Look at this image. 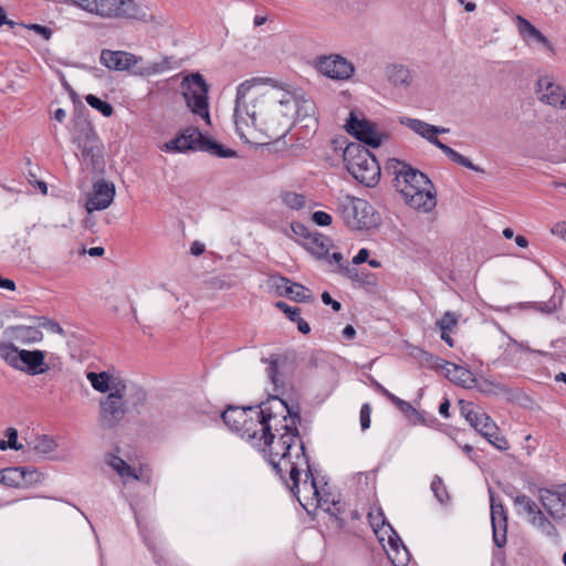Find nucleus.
Here are the masks:
<instances>
[{"label": "nucleus", "instance_id": "nucleus-53", "mask_svg": "<svg viewBox=\"0 0 566 566\" xmlns=\"http://www.w3.org/2000/svg\"><path fill=\"white\" fill-rule=\"evenodd\" d=\"M429 143L437 146L441 151H443L454 163L460 155V153H458L450 146L443 144L438 137H432V139L429 138Z\"/></svg>", "mask_w": 566, "mask_h": 566}, {"label": "nucleus", "instance_id": "nucleus-56", "mask_svg": "<svg viewBox=\"0 0 566 566\" xmlns=\"http://www.w3.org/2000/svg\"><path fill=\"white\" fill-rule=\"evenodd\" d=\"M312 220L315 224L319 227H327L332 223L333 218L329 213L319 210L313 212Z\"/></svg>", "mask_w": 566, "mask_h": 566}, {"label": "nucleus", "instance_id": "nucleus-26", "mask_svg": "<svg viewBox=\"0 0 566 566\" xmlns=\"http://www.w3.org/2000/svg\"><path fill=\"white\" fill-rule=\"evenodd\" d=\"M255 406L239 407L229 405L227 409L221 413V418L224 424L233 432H239L240 427L243 426L245 418L249 413H253L256 417Z\"/></svg>", "mask_w": 566, "mask_h": 566}, {"label": "nucleus", "instance_id": "nucleus-30", "mask_svg": "<svg viewBox=\"0 0 566 566\" xmlns=\"http://www.w3.org/2000/svg\"><path fill=\"white\" fill-rule=\"evenodd\" d=\"M83 161L91 165L94 172H103L105 167L104 145L99 144L81 151Z\"/></svg>", "mask_w": 566, "mask_h": 566}, {"label": "nucleus", "instance_id": "nucleus-2", "mask_svg": "<svg viewBox=\"0 0 566 566\" xmlns=\"http://www.w3.org/2000/svg\"><path fill=\"white\" fill-rule=\"evenodd\" d=\"M258 78L247 80L237 88L234 123L235 130L243 136V126L250 124L256 129L264 132L269 137L279 139L286 135V128H279L275 125L276 118L271 114V107L276 104V97L261 95L254 98L251 104L247 101L249 91L254 86ZM285 120L283 126H286Z\"/></svg>", "mask_w": 566, "mask_h": 566}, {"label": "nucleus", "instance_id": "nucleus-14", "mask_svg": "<svg viewBox=\"0 0 566 566\" xmlns=\"http://www.w3.org/2000/svg\"><path fill=\"white\" fill-rule=\"evenodd\" d=\"M261 361L269 365L266 375L273 385V390L281 395L289 391L292 386L285 373L286 359H282L280 355L273 354L269 358H261Z\"/></svg>", "mask_w": 566, "mask_h": 566}, {"label": "nucleus", "instance_id": "nucleus-55", "mask_svg": "<svg viewBox=\"0 0 566 566\" xmlns=\"http://www.w3.org/2000/svg\"><path fill=\"white\" fill-rule=\"evenodd\" d=\"M562 305V295L554 294L547 303H541L539 310L544 313L551 314Z\"/></svg>", "mask_w": 566, "mask_h": 566}, {"label": "nucleus", "instance_id": "nucleus-21", "mask_svg": "<svg viewBox=\"0 0 566 566\" xmlns=\"http://www.w3.org/2000/svg\"><path fill=\"white\" fill-rule=\"evenodd\" d=\"M114 17L135 19L143 22H150L154 20L150 10L145 6L138 4L134 0H119L118 6H116Z\"/></svg>", "mask_w": 566, "mask_h": 566}, {"label": "nucleus", "instance_id": "nucleus-27", "mask_svg": "<svg viewBox=\"0 0 566 566\" xmlns=\"http://www.w3.org/2000/svg\"><path fill=\"white\" fill-rule=\"evenodd\" d=\"M301 243L317 259H327L329 248L333 247L332 240L319 232H312L307 241Z\"/></svg>", "mask_w": 566, "mask_h": 566}, {"label": "nucleus", "instance_id": "nucleus-6", "mask_svg": "<svg viewBox=\"0 0 566 566\" xmlns=\"http://www.w3.org/2000/svg\"><path fill=\"white\" fill-rule=\"evenodd\" d=\"M315 108L316 106L311 99H297L292 95V93L284 92L282 98H276V104L271 107V114H275V125L279 128L283 129V125L285 120H287L285 126L287 133L291 127V118L293 114H295L296 119L300 122L307 120L316 124Z\"/></svg>", "mask_w": 566, "mask_h": 566}, {"label": "nucleus", "instance_id": "nucleus-13", "mask_svg": "<svg viewBox=\"0 0 566 566\" xmlns=\"http://www.w3.org/2000/svg\"><path fill=\"white\" fill-rule=\"evenodd\" d=\"M317 70L333 80H348L354 73L353 64L338 54L319 56Z\"/></svg>", "mask_w": 566, "mask_h": 566}, {"label": "nucleus", "instance_id": "nucleus-9", "mask_svg": "<svg viewBox=\"0 0 566 566\" xmlns=\"http://www.w3.org/2000/svg\"><path fill=\"white\" fill-rule=\"evenodd\" d=\"M279 395L280 394L271 395L266 401L255 406L258 407L256 417L263 419V421L272 427V432L282 431V424L290 423L292 416L295 415L296 411H300L298 408L293 410Z\"/></svg>", "mask_w": 566, "mask_h": 566}, {"label": "nucleus", "instance_id": "nucleus-47", "mask_svg": "<svg viewBox=\"0 0 566 566\" xmlns=\"http://www.w3.org/2000/svg\"><path fill=\"white\" fill-rule=\"evenodd\" d=\"M513 501L515 505L523 506L528 517H533L537 512H539L537 504L524 494L516 495Z\"/></svg>", "mask_w": 566, "mask_h": 566}, {"label": "nucleus", "instance_id": "nucleus-24", "mask_svg": "<svg viewBox=\"0 0 566 566\" xmlns=\"http://www.w3.org/2000/svg\"><path fill=\"white\" fill-rule=\"evenodd\" d=\"M119 0H66L81 9L104 18H112Z\"/></svg>", "mask_w": 566, "mask_h": 566}, {"label": "nucleus", "instance_id": "nucleus-61", "mask_svg": "<svg viewBox=\"0 0 566 566\" xmlns=\"http://www.w3.org/2000/svg\"><path fill=\"white\" fill-rule=\"evenodd\" d=\"M488 441L494 446L497 450H507L509 449V442L507 440L499 433V431L493 436V438H489Z\"/></svg>", "mask_w": 566, "mask_h": 566}, {"label": "nucleus", "instance_id": "nucleus-44", "mask_svg": "<svg viewBox=\"0 0 566 566\" xmlns=\"http://www.w3.org/2000/svg\"><path fill=\"white\" fill-rule=\"evenodd\" d=\"M431 490L436 496V499L441 503L444 504L450 500L449 493L447 491V488L442 481V479L439 475H434L432 482H431Z\"/></svg>", "mask_w": 566, "mask_h": 566}, {"label": "nucleus", "instance_id": "nucleus-39", "mask_svg": "<svg viewBox=\"0 0 566 566\" xmlns=\"http://www.w3.org/2000/svg\"><path fill=\"white\" fill-rule=\"evenodd\" d=\"M86 377L90 380L92 387L96 391L104 394L109 390L112 377L109 376L108 373H106V371H102V373L90 371V373H87Z\"/></svg>", "mask_w": 566, "mask_h": 566}, {"label": "nucleus", "instance_id": "nucleus-18", "mask_svg": "<svg viewBox=\"0 0 566 566\" xmlns=\"http://www.w3.org/2000/svg\"><path fill=\"white\" fill-rule=\"evenodd\" d=\"M491 502V523L493 531V542L496 547L502 548L506 544L507 515L504 505L496 502L494 492L490 489Z\"/></svg>", "mask_w": 566, "mask_h": 566}, {"label": "nucleus", "instance_id": "nucleus-60", "mask_svg": "<svg viewBox=\"0 0 566 566\" xmlns=\"http://www.w3.org/2000/svg\"><path fill=\"white\" fill-rule=\"evenodd\" d=\"M25 28L40 34L46 41H49L53 34V31L50 28L38 23L25 25Z\"/></svg>", "mask_w": 566, "mask_h": 566}, {"label": "nucleus", "instance_id": "nucleus-57", "mask_svg": "<svg viewBox=\"0 0 566 566\" xmlns=\"http://www.w3.org/2000/svg\"><path fill=\"white\" fill-rule=\"evenodd\" d=\"M7 444L10 449L21 450L23 446L18 442V431L14 428H8L6 431Z\"/></svg>", "mask_w": 566, "mask_h": 566}, {"label": "nucleus", "instance_id": "nucleus-54", "mask_svg": "<svg viewBox=\"0 0 566 566\" xmlns=\"http://www.w3.org/2000/svg\"><path fill=\"white\" fill-rule=\"evenodd\" d=\"M391 403H394L402 413H405L408 418L410 413H416V408L411 406L408 401L400 399L399 397L392 395L389 399Z\"/></svg>", "mask_w": 566, "mask_h": 566}, {"label": "nucleus", "instance_id": "nucleus-63", "mask_svg": "<svg viewBox=\"0 0 566 566\" xmlns=\"http://www.w3.org/2000/svg\"><path fill=\"white\" fill-rule=\"evenodd\" d=\"M455 163L458 165H461V166H463L468 169L474 170L476 172H481V174L485 172V170L482 167L474 165L469 158H467L465 156H463L461 154L457 158Z\"/></svg>", "mask_w": 566, "mask_h": 566}, {"label": "nucleus", "instance_id": "nucleus-35", "mask_svg": "<svg viewBox=\"0 0 566 566\" xmlns=\"http://www.w3.org/2000/svg\"><path fill=\"white\" fill-rule=\"evenodd\" d=\"M459 405L461 416H463L470 426L476 430L482 423V417L480 416L484 415V411L480 408H475L474 403L471 401L460 400Z\"/></svg>", "mask_w": 566, "mask_h": 566}, {"label": "nucleus", "instance_id": "nucleus-4", "mask_svg": "<svg viewBox=\"0 0 566 566\" xmlns=\"http://www.w3.org/2000/svg\"><path fill=\"white\" fill-rule=\"evenodd\" d=\"M348 172L366 187L378 184L381 169L376 157L361 144L349 143L343 153Z\"/></svg>", "mask_w": 566, "mask_h": 566}, {"label": "nucleus", "instance_id": "nucleus-19", "mask_svg": "<svg viewBox=\"0 0 566 566\" xmlns=\"http://www.w3.org/2000/svg\"><path fill=\"white\" fill-rule=\"evenodd\" d=\"M138 57L126 51H112L103 49L99 55L102 65L112 71H128L138 63Z\"/></svg>", "mask_w": 566, "mask_h": 566}, {"label": "nucleus", "instance_id": "nucleus-28", "mask_svg": "<svg viewBox=\"0 0 566 566\" xmlns=\"http://www.w3.org/2000/svg\"><path fill=\"white\" fill-rule=\"evenodd\" d=\"M401 124L406 125L411 130L426 138L428 142L429 138L432 139V137H437L438 134H444L449 132L448 128L430 125L416 118H405L401 120Z\"/></svg>", "mask_w": 566, "mask_h": 566}, {"label": "nucleus", "instance_id": "nucleus-22", "mask_svg": "<svg viewBox=\"0 0 566 566\" xmlns=\"http://www.w3.org/2000/svg\"><path fill=\"white\" fill-rule=\"evenodd\" d=\"M74 143L81 151L88 147L103 144L92 123L86 118L75 122Z\"/></svg>", "mask_w": 566, "mask_h": 566}, {"label": "nucleus", "instance_id": "nucleus-1", "mask_svg": "<svg viewBox=\"0 0 566 566\" xmlns=\"http://www.w3.org/2000/svg\"><path fill=\"white\" fill-rule=\"evenodd\" d=\"M301 412L296 411L292 416L290 423L282 424V431H273V438L269 444L264 443L265 439H259L255 448L263 453L275 473L290 489L300 504L305 507V504L300 499V480L304 468L306 469V479L303 482V489L311 492L315 499H317L319 492L316 480L311 471L304 442L300 436L298 424H301Z\"/></svg>", "mask_w": 566, "mask_h": 566}, {"label": "nucleus", "instance_id": "nucleus-42", "mask_svg": "<svg viewBox=\"0 0 566 566\" xmlns=\"http://www.w3.org/2000/svg\"><path fill=\"white\" fill-rule=\"evenodd\" d=\"M419 363L430 369L439 370L442 359L429 352L423 349H418V354L416 356Z\"/></svg>", "mask_w": 566, "mask_h": 566}, {"label": "nucleus", "instance_id": "nucleus-15", "mask_svg": "<svg viewBox=\"0 0 566 566\" xmlns=\"http://www.w3.org/2000/svg\"><path fill=\"white\" fill-rule=\"evenodd\" d=\"M115 197V186L113 182L99 179L93 184L92 192L87 197L85 209L88 213L104 210L111 206Z\"/></svg>", "mask_w": 566, "mask_h": 566}, {"label": "nucleus", "instance_id": "nucleus-37", "mask_svg": "<svg viewBox=\"0 0 566 566\" xmlns=\"http://www.w3.org/2000/svg\"><path fill=\"white\" fill-rule=\"evenodd\" d=\"M343 275L364 285H375L377 277L370 272H359L358 269L352 266H343Z\"/></svg>", "mask_w": 566, "mask_h": 566}, {"label": "nucleus", "instance_id": "nucleus-64", "mask_svg": "<svg viewBox=\"0 0 566 566\" xmlns=\"http://www.w3.org/2000/svg\"><path fill=\"white\" fill-rule=\"evenodd\" d=\"M552 233L560 239H563L564 241H566V222L565 221H560V222H557L553 228H552Z\"/></svg>", "mask_w": 566, "mask_h": 566}, {"label": "nucleus", "instance_id": "nucleus-49", "mask_svg": "<svg viewBox=\"0 0 566 566\" xmlns=\"http://www.w3.org/2000/svg\"><path fill=\"white\" fill-rule=\"evenodd\" d=\"M38 327H44L51 331L52 333L60 334L62 336L65 335V331L63 327L55 321H52L45 316L38 317Z\"/></svg>", "mask_w": 566, "mask_h": 566}, {"label": "nucleus", "instance_id": "nucleus-11", "mask_svg": "<svg viewBox=\"0 0 566 566\" xmlns=\"http://www.w3.org/2000/svg\"><path fill=\"white\" fill-rule=\"evenodd\" d=\"M538 101L553 107L566 108V92L553 77L541 76L535 86Z\"/></svg>", "mask_w": 566, "mask_h": 566}, {"label": "nucleus", "instance_id": "nucleus-45", "mask_svg": "<svg viewBox=\"0 0 566 566\" xmlns=\"http://www.w3.org/2000/svg\"><path fill=\"white\" fill-rule=\"evenodd\" d=\"M459 322V316L451 311L446 312L440 319L437 321L436 325L441 332H451Z\"/></svg>", "mask_w": 566, "mask_h": 566}, {"label": "nucleus", "instance_id": "nucleus-17", "mask_svg": "<svg viewBox=\"0 0 566 566\" xmlns=\"http://www.w3.org/2000/svg\"><path fill=\"white\" fill-rule=\"evenodd\" d=\"M238 434L251 441L253 447H256L259 439H265L264 443L269 444L273 438L272 427L253 413L248 415Z\"/></svg>", "mask_w": 566, "mask_h": 566}, {"label": "nucleus", "instance_id": "nucleus-10", "mask_svg": "<svg viewBox=\"0 0 566 566\" xmlns=\"http://www.w3.org/2000/svg\"><path fill=\"white\" fill-rule=\"evenodd\" d=\"M345 129L365 147L378 148L389 137L388 134L378 130L376 123L359 118L355 112L349 113Z\"/></svg>", "mask_w": 566, "mask_h": 566}, {"label": "nucleus", "instance_id": "nucleus-7", "mask_svg": "<svg viewBox=\"0 0 566 566\" xmlns=\"http://www.w3.org/2000/svg\"><path fill=\"white\" fill-rule=\"evenodd\" d=\"M340 216L346 226L353 230L377 228L380 221L375 208L365 199L346 197L339 203Z\"/></svg>", "mask_w": 566, "mask_h": 566}, {"label": "nucleus", "instance_id": "nucleus-32", "mask_svg": "<svg viewBox=\"0 0 566 566\" xmlns=\"http://www.w3.org/2000/svg\"><path fill=\"white\" fill-rule=\"evenodd\" d=\"M28 451L40 455H46L57 448L54 438L48 434H38L27 442Z\"/></svg>", "mask_w": 566, "mask_h": 566}, {"label": "nucleus", "instance_id": "nucleus-8", "mask_svg": "<svg viewBox=\"0 0 566 566\" xmlns=\"http://www.w3.org/2000/svg\"><path fill=\"white\" fill-rule=\"evenodd\" d=\"M182 96L190 111L210 124L208 92L209 85L200 73H191L181 82Z\"/></svg>", "mask_w": 566, "mask_h": 566}, {"label": "nucleus", "instance_id": "nucleus-48", "mask_svg": "<svg viewBox=\"0 0 566 566\" xmlns=\"http://www.w3.org/2000/svg\"><path fill=\"white\" fill-rule=\"evenodd\" d=\"M439 370H442L444 376L447 378H449L450 380L453 377V375H455V373H461L462 375H464L467 377L471 376V373L468 369H465L457 364L443 360V359L441 361Z\"/></svg>", "mask_w": 566, "mask_h": 566}, {"label": "nucleus", "instance_id": "nucleus-12", "mask_svg": "<svg viewBox=\"0 0 566 566\" xmlns=\"http://www.w3.org/2000/svg\"><path fill=\"white\" fill-rule=\"evenodd\" d=\"M126 415L124 399H117L114 395H107L99 402L101 427L112 429L119 424Z\"/></svg>", "mask_w": 566, "mask_h": 566}, {"label": "nucleus", "instance_id": "nucleus-62", "mask_svg": "<svg viewBox=\"0 0 566 566\" xmlns=\"http://www.w3.org/2000/svg\"><path fill=\"white\" fill-rule=\"evenodd\" d=\"M488 441L494 446L497 450H507L509 449V442L507 440L499 433V431L493 436V438H489Z\"/></svg>", "mask_w": 566, "mask_h": 566}, {"label": "nucleus", "instance_id": "nucleus-40", "mask_svg": "<svg viewBox=\"0 0 566 566\" xmlns=\"http://www.w3.org/2000/svg\"><path fill=\"white\" fill-rule=\"evenodd\" d=\"M555 492L545 490V493H542L539 496V501L543 505V507L547 511V513L554 518L555 521H562L566 518V513L563 511V509H554V505L552 504L553 496H556L554 494Z\"/></svg>", "mask_w": 566, "mask_h": 566}, {"label": "nucleus", "instance_id": "nucleus-31", "mask_svg": "<svg viewBox=\"0 0 566 566\" xmlns=\"http://www.w3.org/2000/svg\"><path fill=\"white\" fill-rule=\"evenodd\" d=\"M388 81L395 86H409L412 77L407 66L402 64H390L386 69Z\"/></svg>", "mask_w": 566, "mask_h": 566}, {"label": "nucleus", "instance_id": "nucleus-51", "mask_svg": "<svg viewBox=\"0 0 566 566\" xmlns=\"http://www.w3.org/2000/svg\"><path fill=\"white\" fill-rule=\"evenodd\" d=\"M409 419L413 424L420 423L424 426H433L437 422V419L434 417H427V413L424 411H418L417 409L416 413H410Z\"/></svg>", "mask_w": 566, "mask_h": 566}, {"label": "nucleus", "instance_id": "nucleus-23", "mask_svg": "<svg viewBox=\"0 0 566 566\" xmlns=\"http://www.w3.org/2000/svg\"><path fill=\"white\" fill-rule=\"evenodd\" d=\"M36 470H28L22 467H10L0 470V483L10 488H23L32 484L27 475H36Z\"/></svg>", "mask_w": 566, "mask_h": 566}, {"label": "nucleus", "instance_id": "nucleus-52", "mask_svg": "<svg viewBox=\"0 0 566 566\" xmlns=\"http://www.w3.org/2000/svg\"><path fill=\"white\" fill-rule=\"evenodd\" d=\"M275 306L281 310L287 317L290 321L292 322H295L296 318H298V316L301 315V308L297 307V306H290L287 303L285 302H277L275 304Z\"/></svg>", "mask_w": 566, "mask_h": 566}, {"label": "nucleus", "instance_id": "nucleus-50", "mask_svg": "<svg viewBox=\"0 0 566 566\" xmlns=\"http://www.w3.org/2000/svg\"><path fill=\"white\" fill-rule=\"evenodd\" d=\"M126 384L124 380L119 378H112L111 379V388L108 395H114L117 397V399H124L126 394Z\"/></svg>", "mask_w": 566, "mask_h": 566}, {"label": "nucleus", "instance_id": "nucleus-46", "mask_svg": "<svg viewBox=\"0 0 566 566\" xmlns=\"http://www.w3.org/2000/svg\"><path fill=\"white\" fill-rule=\"evenodd\" d=\"M283 202L291 209L300 210L305 206V197L297 192L287 191L282 196Z\"/></svg>", "mask_w": 566, "mask_h": 566}, {"label": "nucleus", "instance_id": "nucleus-20", "mask_svg": "<svg viewBox=\"0 0 566 566\" xmlns=\"http://www.w3.org/2000/svg\"><path fill=\"white\" fill-rule=\"evenodd\" d=\"M3 336L8 339L7 343H13V340H15L23 345H28L41 342L43 333L38 326L14 325L8 326L3 331Z\"/></svg>", "mask_w": 566, "mask_h": 566}, {"label": "nucleus", "instance_id": "nucleus-36", "mask_svg": "<svg viewBox=\"0 0 566 566\" xmlns=\"http://www.w3.org/2000/svg\"><path fill=\"white\" fill-rule=\"evenodd\" d=\"M107 464L114 469L122 478L139 480L135 469H133L125 460L115 454L108 455Z\"/></svg>", "mask_w": 566, "mask_h": 566}, {"label": "nucleus", "instance_id": "nucleus-59", "mask_svg": "<svg viewBox=\"0 0 566 566\" xmlns=\"http://www.w3.org/2000/svg\"><path fill=\"white\" fill-rule=\"evenodd\" d=\"M370 412L371 408L369 403H364L360 408V426L363 430H367L370 427Z\"/></svg>", "mask_w": 566, "mask_h": 566}, {"label": "nucleus", "instance_id": "nucleus-34", "mask_svg": "<svg viewBox=\"0 0 566 566\" xmlns=\"http://www.w3.org/2000/svg\"><path fill=\"white\" fill-rule=\"evenodd\" d=\"M528 523L541 531L545 536L558 538L559 534L555 525L539 510L533 517L527 518Z\"/></svg>", "mask_w": 566, "mask_h": 566}, {"label": "nucleus", "instance_id": "nucleus-25", "mask_svg": "<svg viewBox=\"0 0 566 566\" xmlns=\"http://www.w3.org/2000/svg\"><path fill=\"white\" fill-rule=\"evenodd\" d=\"M275 287L279 295L286 296L292 301L305 303L311 300V296L306 295L308 290L305 286L294 283L285 276L280 275L275 279Z\"/></svg>", "mask_w": 566, "mask_h": 566}, {"label": "nucleus", "instance_id": "nucleus-29", "mask_svg": "<svg viewBox=\"0 0 566 566\" xmlns=\"http://www.w3.org/2000/svg\"><path fill=\"white\" fill-rule=\"evenodd\" d=\"M517 29L523 38L534 40L543 44L548 50L553 51V45L548 41V39L538 29H536L528 20L524 19L521 15H517Z\"/></svg>", "mask_w": 566, "mask_h": 566}, {"label": "nucleus", "instance_id": "nucleus-41", "mask_svg": "<svg viewBox=\"0 0 566 566\" xmlns=\"http://www.w3.org/2000/svg\"><path fill=\"white\" fill-rule=\"evenodd\" d=\"M85 101L92 108L98 111L105 117H109L114 113L113 106L108 102L101 99L96 95L88 94L85 96Z\"/></svg>", "mask_w": 566, "mask_h": 566}, {"label": "nucleus", "instance_id": "nucleus-33", "mask_svg": "<svg viewBox=\"0 0 566 566\" xmlns=\"http://www.w3.org/2000/svg\"><path fill=\"white\" fill-rule=\"evenodd\" d=\"M199 150L209 153L219 158H233L237 157V151L230 148H227L224 145L220 144L217 140L210 139L205 136L203 142L199 145Z\"/></svg>", "mask_w": 566, "mask_h": 566}, {"label": "nucleus", "instance_id": "nucleus-43", "mask_svg": "<svg viewBox=\"0 0 566 566\" xmlns=\"http://www.w3.org/2000/svg\"><path fill=\"white\" fill-rule=\"evenodd\" d=\"M480 417H482V423L475 431L483 436L486 440L489 438H493V436H495V433L499 431L496 423L485 412Z\"/></svg>", "mask_w": 566, "mask_h": 566}, {"label": "nucleus", "instance_id": "nucleus-16", "mask_svg": "<svg viewBox=\"0 0 566 566\" xmlns=\"http://www.w3.org/2000/svg\"><path fill=\"white\" fill-rule=\"evenodd\" d=\"M205 135L197 127H187L175 138L167 142L164 149L169 153H186L189 150H199Z\"/></svg>", "mask_w": 566, "mask_h": 566}, {"label": "nucleus", "instance_id": "nucleus-38", "mask_svg": "<svg viewBox=\"0 0 566 566\" xmlns=\"http://www.w3.org/2000/svg\"><path fill=\"white\" fill-rule=\"evenodd\" d=\"M401 549L397 542L390 539V551L387 552L388 558L391 560L394 566H406L409 562V554L402 543H400Z\"/></svg>", "mask_w": 566, "mask_h": 566}, {"label": "nucleus", "instance_id": "nucleus-58", "mask_svg": "<svg viewBox=\"0 0 566 566\" xmlns=\"http://www.w3.org/2000/svg\"><path fill=\"white\" fill-rule=\"evenodd\" d=\"M291 230L295 235L302 238L303 241H307L312 233L305 224L297 221L291 223Z\"/></svg>", "mask_w": 566, "mask_h": 566}, {"label": "nucleus", "instance_id": "nucleus-3", "mask_svg": "<svg viewBox=\"0 0 566 566\" xmlns=\"http://www.w3.org/2000/svg\"><path fill=\"white\" fill-rule=\"evenodd\" d=\"M385 171L394 176L396 191L410 208L429 212L437 206L436 188L422 171L397 158L387 160Z\"/></svg>", "mask_w": 566, "mask_h": 566}, {"label": "nucleus", "instance_id": "nucleus-5", "mask_svg": "<svg viewBox=\"0 0 566 566\" xmlns=\"http://www.w3.org/2000/svg\"><path fill=\"white\" fill-rule=\"evenodd\" d=\"M0 356L12 368L31 376L44 374L50 369L45 361V353L40 349H19L13 343L0 342Z\"/></svg>", "mask_w": 566, "mask_h": 566}]
</instances>
